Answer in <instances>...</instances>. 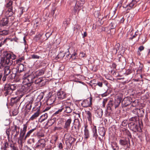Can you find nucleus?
Instances as JSON below:
<instances>
[{
	"instance_id": "28",
	"label": "nucleus",
	"mask_w": 150,
	"mask_h": 150,
	"mask_svg": "<svg viewBox=\"0 0 150 150\" xmlns=\"http://www.w3.org/2000/svg\"><path fill=\"white\" fill-rule=\"evenodd\" d=\"M120 47V45L119 43L115 45V48L114 47L113 48L112 52L116 54L117 53V50H119V47Z\"/></svg>"
},
{
	"instance_id": "19",
	"label": "nucleus",
	"mask_w": 150,
	"mask_h": 150,
	"mask_svg": "<svg viewBox=\"0 0 150 150\" xmlns=\"http://www.w3.org/2000/svg\"><path fill=\"white\" fill-rule=\"evenodd\" d=\"M71 121L72 120L71 118L67 120L65 124L64 128L67 130H68L70 127Z\"/></svg>"
},
{
	"instance_id": "55",
	"label": "nucleus",
	"mask_w": 150,
	"mask_h": 150,
	"mask_svg": "<svg viewBox=\"0 0 150 150\" xmlns=\"http://www.w3.org/2000/svg\"><path fill=\"white\" fill-rule=\"evenodd\" d=\"M23 129H22V131L24 132H26V129H27V126L26 124H24L23 125Z\"/></svg>"
},
{
	"instance_id": "46",
	"label": "nucleus",
	"mask_w": 150,
	"mask_h": 150,
	"mask_svg": "<svg viewBox=\"0 0 150 150\" xmlns=\"http://www.w3.org/2000/svg\"><path fill=\"white\" fill-rule=\"evenodd\" d=\"M41 104V102L40 101L35 103V107H36L37 109H38V108H39L40 107Z\"/></svg>"
},
{
	"instance_id": "8",
	"label": "nucleus",
	"mask_w": 150,
	"mask_h": 150,
	"mask_svg": "<svg viewBox=\"0 0 150 150\" xmlns=\"http://www.w3.org/2000/svg\"><path fill=\"white\" fill-rule=\"evenodd\" d=\"M132 102V98L129 97L125 98L122 102L123 107H125L130 104Z\"/></svg>"
},
{
	"instance_id": "16",
	"label": "nucleus",
	"mask_w": 150,
	"mask_h": 150,
	"mask_svg": "<svg viewBox=\"0 0 150 150\" xmlns=\"http://www.w3.org/2000/svg\"><path fill=\"white\" fill-rule=\"evenodd\" d=\"M9 22L8 19L7 18H3L0 21V26H4L7 25Z\"/></svg>"
},
{
	"instance_id": "48",
	"label": "nucleus",
	"mask_w": 150,
	"mask_h": 150,
	"mask_svg": "<svg viewBox=\"0 0 150 150\" xmlns=\"http://www.w3.org/2000/svg\"><path fill=\"white\" fill-rule=\"evenodd\" d=\"M25 135L23 134H22L20 133V136L19 138V140L21 141H22L25 138Z\"/></svg>"
},
{
	"instance_id": "35",
	"label": "nucleus",
	"mask_w": 150,
	"mask_h": 150,
	"mask_svg": "<svg viewBox=\"0 0 150 150\" xmlns=\"http://www.w3.org/2000/svg\"><path fill=\"white\" fill-rule=\"evenodd\" d=\"M23 96V95L21 94L20 95L19 97H15V98H11V101H13V102L15 103L17 102V101H18L20 98L22 97V96Z\"/></svg>"
},
{
	"instance_id": "24",
	"label": "nucleus",
	"mask_w": 150,
	"mask_h": 150,
	"mask_svg": "<svg viewBox=\"0 0 150 150\" xmlns=\"http://www.w3.org/2000/svg\"><path fill=\"white\" fill-rule=\"evenodd\" d=\"M137 3V1L136 0H132L131 2L128 5H127V7L129 8H128V9L130 10Z\"/></svg>"
},
{
	"instance_id": "21",
	"label": "nucleus",
	"mask_w": 150,
	"mask_h": 150,
	"mask_svg": "<svg viewBox=\"0 0 150 150\" xmlns=\"http://www.w3.org/2000/svg\"><path fill=\"white\" fill-rule=\"evenodd\" d=\"M95 114L96 116L98 117H101L103 114V111L101 108H99L96 110L95 111Z\"/></svg>"
},
{
	"instance_id": "64",
	"label": "nucleus",
	"mask_w": 150,
	"mask_h": 150,
	"mask_svg": "<svg viewBox=\"0 0 150 150\" xmlns=\"http://www.w3.org/2000/svg\"><path fill=\"white\" fill-rule=\"evenodd\" d=\"M63 123V120L62 119H59L58 122V125H62Z\"/></svg>"
},
{
	"instance_id": "44",
	"label": "nucleus",
	"mask_w": 150,
	"mask_h": 150,
	"mask_svg": "<svg viewBox=\"0 0 150 150\" xmlns=\"http://www.w3.org/2000/svg\"><path fill=\"white\" fill-rule=\"evenodd\" d=\"M138 100H136L132 102V106L134 107H136L138 105Z\"/></svg>"
},
{
	"instance_id": "3",
	"label": "nucleus",
	"mask_w": 150,
	"mask_h": 150,
	"mask_svg": "<svg viewBox=\"0 0 150 150\" xmlns=\"http://www.w3.org/2000/svg\"><path fill=\"white\" fill-rule=\"evenodd\" d=\"M16 88V86L15 84H6L4 86L3 91L5 96L8 95H11L13 91Z\"/></svg>"
},
{
	"instance_id": "37",
	"label": "nucleus",
	"mask_w": 150,
	"mask_h": 150,
	"mask_svg": "<svg viewBox=\"0 0 150 150\" xmlns=\"http://www.w3.org/2000/svg\"><path fill=\"white\" fill-rule=\"evenodd\" d=\"M48 117V115L47 113H45L44 115H42L40 117L41 122H43Z\"/></svg>"
},
{
	"instance_id": "58",
	"label": "nucleus",
	"mask_w": 150,
	"mask_h": 150,
	"mask_svg": "<svg viewBox=\"0 0 150 150\" xmlns=\"http://www.w3.org/2000/svg\"><path fill=\"white\" fill-rule=\"evenodd\" d=\"M97 85H98L99 86L102 87L103 86V82L100 81H98L97 83H96Z\"/></svg>"
},
{
	"instance_id": "22",
	"label": "nucleus",
	"mask_w": 150,
	"mask_h": 150,
	"mask_svg": "<svg viewBox=\"0 0 150 150\" xmlns=\"http://www.w3.org/2000/svg\"><path fill=\"white\" fill-rule=\"evenodd\" d=\"M13 13L12 11V7L8 8V11L6 13V15L7 17H9L12 16L13 14Z\"/></svg>"
},
{
	"instance_id": "41",
	"label": "nucleus",
	"mask_w": 150,
	"mask_h": 150,
	"mask_svg": "<svg viewBox=\"0 0 150 150\" xmlns=\"http://www.w3.org/2000/svg\"><path fill=\"white\" fill-rule=\"evenodd\" d=\"M56 119V118L55 117L53 118V119H50V120H48L47 123L48 124H50V125H51L54 124V122H55V120Z\"/></svg>"
},
{
	"instance_id": "43",
	"label": "nucleus",
	"mask_w": 150,
	"mask_h": 150,
	"mask_svg": "<svg viewBox=\"0 0 150 150\" xmlns=\"http://www.w3.org/2000/svg\"><path fill=\"white\" fill-rule=\"evenodd\" d=\"M13 4V1L10 0L7 3L6 5V7L9 8L11 7H12L13 8L12 6Z\"/></svg>"
},
{
	"instance_id": "27",
	"label": "nucleus",
	"mask_w": 150,
	"mask_h": 150,
	"mask_svg": "<svg viewBox=\"0 0 150 150\" xmlns=\"http://www.w3.org/2000/svg\"><path fill=\"white\" fill-rule=\"evenodd\" d=\"M99 134L100 136L103 137L105 134V129L103 127H100L99 129Z\"/></svg>"
},
{
	"instance_id": "63",
	"label": "nucleus",
	"mask_w": 150,
	"mask_h": 150,
	"mask_svg": "<svg viewBox=\"0 0 150 150\" xmlns=\"http://www.w3.org/2000/svg\"><path fill=\"white\" fill-rule=\"evenodd\" d=\"M11 60H13V59H16V56L14 54H11Z\"/></svg>"
},
{
	"instance_id": "11",
	"label": "nucleus",
	"mask_w": 150,
	"mask_h": 150,
	"mask_svg": "<svg viewBox=\"0 0 150 150\" xmlns=\"http://www.w3.org/2000/svg\"><path fill=\"white\" fill-rule=\"evenodd\" d=\"M120 144L122 146H126L128 147L130 145L129 139L128 138H122L119 140Z\"/></svg>"
},
{
	"instance_id": "6",
	"label": "nucleus",
	"mask_w": 150,
	"mask_h": 150,
	"mask_svg": "<svg viewBox=\"0 0 150 150\" xmlns=\"http://www.w3.org/2000/svg\"><path fill=\"white\" fill-rule=\"evenodd\" d=\"M47 81L45 78L42 77L37 79L35 81L34 83L39 87H41L45 85Z\"/></svg>"
},
{
	"instance_id": "54",
	"label": "nucleus",
	"mask_w": 150,
	"mask_h": 150,
	"mask_svg": "<svg viewBox=\"0 0 150 150\" xmlns=\"http://www.w3.org/2000/svg\"><path fill=\"white\" fill-rule=\"evenodd\" d=\"M4 146L3 147V149L4 150H6L8 147V143L7 142H5L4 144Z\"/></svg>"
},
{
	"instance_id": "9",
	"label": "nucleus",
	"mask_w": 150,
	"mask_h": 150,
	"mask_svg": "<svg viewBox=\"0 0 150 150\" xmlns=\"http://www.w3.org/2000/svg\"><path fill=\"white\" fill-rule=\"evenodd\" d=\"M46 141L44 139L39 140L36 144L35 149L41 148L44 147L46 145Z\"/></svg>"
},
{
	"instance_id": "45",
	"label": "nucleus",
	"mask_w": 150,
	"mask_h": 150,
	"mask_svg": "<svg viewBox=\"0 0 150 150\" xmlns=\"http://www.w3.org/2000/svg\"><path fill=\"white\" fill-rule=\"evenodd\" d=\"M8 32L6 30H3L2 31H0V35H6L8 34Z\"/></svg>"
},
{
	"instance_id": "32",
	"label": "nucleus",
	"mask_w": 150,
	"mask_h": 150,
	"mask_svg": "<svg viewBox=\"0 0 150 150\" xmlns=\"http://www.w3.org/2000/svg\"><path fill=\"white\" fill-rule=\"evenodd\" d=\"M16 73H17L16 72L14 73L13 72L12 74H11L8 76V78L10 79H17L18 76H17Z\"/></svg>"
},
{
	"instance_id": "2",
	"label": "nucleus",
	"mask_w": 150,
	"mask_h": 150,
	"mask_svg": "<svg viewBox=\"0 0 150 150\" xmlns=\"http://www.w3.org/2000/svg\"><path fill=\"white\" fill-rule=\"evenodd\" d=\"M121 100L120 98L115 99L114 100H110L107 105V109L105 112V114L106 116H109L111 113L114 108L116 109L120 105Z\"/></svg>"
},
{
	"instance_id": "33",
	"label": "nucleus",
	"mask_w": 150,
	"mask_h": 150,
	"mask_svg": "<svg viewBox=\"0 0 150 150\" xmlns=\"http://www.w3.org/2000/svg\"><path fill=\"white\" fill-rule=\"evenodd\" d=\"M74 3H75V5L74 7V11L76 12L77 11H79L80 10L81 6H79L77 4L76 5L77 3L76 0L74 1Z\"/></svg>"
},
{
	"instance_id": "17",
	"label": "nucleus",
	"mask_w": 150,
	"mask_h": 150,
	"mask_svg": "<svg viewBox=\"0 0 150 150\" xmlns=\"http://www.w3.org/2000/svg\"><path fill=\"white\" fill-rule=\"evenodd\" d=\"M40 114V112L38 109L35 113L33 114L30 118L29 120L30 121H33L36 118L39 116Z\"/></svg>"
},
{
	"instance_id": "26",
	"label": "nucleus",
	"mask_w": 150,
	"mask_h": 150,
	"mask_svg": "<svg viewBox=\"0 0 150 150\" xmlns=\"http://www.w3.org/2000/svg\"><path fill=\"white\" fill-rule=\"evenodd\" d=\"M45 70L44 69H40L36 71L35 73V76H40L43 75L44 73Z\"/></svg>"
},
{
	"instance_id": "52",
	"label": "nucleus",
	"mask_w": 150,
	"mask_h": 150,
	"mask_svg": "<svg viewBox=\"0 0 150 150\" xmlns=\"http://www.w3.org/2000/svg\"><path fill=\"white\" fill-rule=\"evenodd\" d=\"M10 146L13 150H18L17 147L15 146L13 144H11L10 145Z\"/></svg>"
},
{
	"instance_id": "25",
	"label": "nucleus",
	"mask_w": 150,
	"mask_h": 150,
	"mask_svg": "<svg viewBox=\"0 0 150 150\" xmlns=\"http://www.w3.org/2000/svg\"><path fill=\"white\" fill-rule=\"evenodd\" d=\"M4 74L5 75H8L11 72L9 66L5 67L4 68Z\"/></svg>"
},
{
	"instance_id": "51",
	"label": "nucleus",
	"mask_w": 150,
	"mask_h": 150,
	"mask_svg": "<svg viewBox=\"0 0 150 150\" xmlns=\"http://www.w3.org/2000/svg\"><path fill=\"white\" fill-rule=\"evenodd\" d=\"M108 100V99H104L103 101L102 106L103 108H105V104L107 102Z\"/></svg>"
},
{
	"instance_id": "40",
	"label": "nucleus",
	"mask_w": 150,
	"mask_h": 150,
	"mask_svg": "<svg viewBox=\"0 0 150 150\" xmlns=\"http://www.w3.org/2000/svg\"><path fill=\"white\" fill-rule=\"evenodd\" d=\"M116 26V23L115 21L112 22L110 25L111 29H114Z\"/></svg>"
},
{
	"instance_id": "57",
	"label": "nucleus",
	"mask_w": 150,
	"mask_h": 150,
	"mask_svg": "<svg viewBox=\"0 0 150 150\" xmlns=\"http://www.w3.org/2000/svg\"><path fill=\"white\" fill-rule=\"evenodd\" d=\"M53 103V102H52V101H51V100H50L49 99H47V105H49L50 106Z\"/></svg>"
},
{
	"instance_id": "36",
	"label": "nucleus",
	"mask_w": 150,
	"mask_h": 150,
	"mask_svg": "<svg viewBox=\"0 0 150 150\" xmlns=\"http://www.w3.org/2000/svg\"><path fill=\"white\" fill-rule=\"evenodd\" d=\"M86 114L87 115V118L88 120L89 121H91L92 117V114L91 112L89 111H87L86 112Z\"/></svg>"
},
{
	"instance_id": "4",
	"label": "nucleus",
	"mask_w": 150,
	"mask_h": 150,
	"mask_svg": "<svg viewBox=\"0 0 150 150\" xmlns=\"http://www.w3.org/2000/svg\"><path fill=\"white\" fill-rule=\"evenodd\" d=\"M11 57L10 54L8 53L5 54L4 57L2 58L1 60L2 64L11 65L13 63V61L11 59Z\"/></svg>"
},
{
	"instance_id": "49",
	"label": "nucleus",
	"mask_w": 150,
	"mask_h": 150,
	"mask_svg": "<svg viewBox=\"0 0 150 150\" xmlns=\"http://www.w3.org/2000/svg\"><path fill=\"white\" fill-rule=\"evenodd\" d=\"M138 119V117L137 116H135L134 117H131L130 120L131 121H136Z\"/></svg>"
},
{
	"instance_id": "14",
	"label": "nucleus",
	"mask_w": 150,
	"mask_h": 150,
	"mask_svg": "<svg viewBox=\"0 0 150 150\" xmlns=\"http://www.w3.org/2000/svg\"><path fill=\"white\" fill-rule=\"evenodd\" d=\"M25 67L24 65L23 64H19L17 68H14L13 70H16L17 74L18 73H21L24 70Z\"/></svg>"
},
{
	"instance_id": "23",
	"label": "nucleus",
	"mask_w": 150,
	"mask_h": 150,
	"mask_svg": "<svg viewBox=\"0 0 150 150\" xmlns=\"http://www.w3.org/2000/svg\"><path fill=\"white\" fill-rule=\"evenodd\" d=\"M144 109L142 108H138V115L137 116L138 117H143L144 113Z\"/></svg>"
},
{
	"instance_id": "34",
	"label": "nucleus",
	"mask_w": 150,
	"mask_h": 150,
	"mask_svg": "<svg viewBox=\"0 0 150 150\" xmlns=\"http://www.w3.org/2000/svg\"><path fill=\"white\" fill-rule=\"evenodd\" d=\"M25 59L24 57H22L21 58H20L18 59H16L14 61L15 63L18 64V65L19 64H21V63Z\"/></svg>"
},
{
	"instance_id": "15",
	"label": "nucleus",
	"mask_w": 150,
	"mask_h": 150,
	"mask_svg": "<svg viewBox=\"0 0 150 150\" xmlns=\"http://www.w3.org/2000/svg\"><path fill=\"white\" fill-rule=\"evenodd\" d=\"M48 99L52 101V102H53L56 100V96L55 94H53V93L51 92H49L47 96Z\"/></svg>"
},
{
	"instance_id": "31",
	"label": "nucleus",
	"mask_w": 150,
	"mask_h": 150,
	"mask_svg": "<svg viewBox=\"0 0 150 150\" xmlns=\"http://www.w3.org/2000/svg\"><path fill=\"white\" fill-rule=\"evenodd\" d=\"M36 128H34L29 131L26 134L25 137L24 139L25 140L27 137H29L30 134Z\"/></svg>"
},
{
	"instance_id": "5",
	"label": "nucleus",
	"mask_w": 150,
	"mask_h": 150,
	"mask_svg": "<svg viewBox=\"0 0 150 150\" xmlns=\"http://www.w3.org/2000/svg\"><path fill=\"white\" fill-rule=\"evenodd\" d=\"M128 127L130 129L134 132L142 131L141 128L139 125L135 124L133 122H131L128 124Z\"/></svg>"
},
{
	"instance_id": "59",
	"label": "nucleus",
	"mask_w": 150,
	"mask_h": 150,
	"mask_svg": "<svg viewBox=\"0 0 150 150\" xmlns=\"http://www.w3.org/2000/svg\"><path fill=\"white\" fill-rule=\"evenodd\" d=\"M127 124V120H124L122 123V125L123 126H125Z\"/></svg>"
},
{
	"instance_id": "30",
	"label": "nucleus",
	"mask_w": 150,
	"mask_h": 150,
	"mask_svg": "<svg viewBox=\"0 0 150 150\" xmlns=\"http://www.w3.org/2000/svg\"><path fill=\"white\" fill-rule=\"evenodd\" d=\"M64 105L61 106V108H63V110H64L65 107H71V103L70 102L64 101L63 103Z\"/></svg>"
},
{
	"instance_id": "7",
	"label": "nucleus",
	"mask_w": 150,
	"mask_h": 150,
	"mask_svg": "<svg viewBox=\"0 0 150 150\" xmlns=\"http://www.w3.org/2000/svg\"><path fill=\"white\" fill-rule=\"evenodd\" d=\"M20 127L16 125H14L12 126L11 131L12 132V134L14 135L15 137H17L19 133Z\"/></svg>"
},
{
	"instance_id": "10",
	"label": "nucleus",
	"mask_w": 150,
	"mask_h": 150,
	"mask_svg": "<svg viewBox=\"0 0 150 150\" xmlns=\"http://www.w3.org/2000/svg\"><path fill=\"white\" fill-rule=\"evenodd\" d=\"M92 98L90 97L89 99L84 100L81 103V105L83 107H90L92 104Z\"/></svg>"
},
{
	"instance_id": "60",
	"label": "nucleus",
	"mask_w": 150,
	"mask_h": 150,
	"mask_svg": "<svg viewBox=\"0 0 150 150\" xmlns=\"http://www.w3.org/2000/svg\"><path fill=\"white\" fill-rule=\"evenodd\" d=\"M63 24L64 25V26H65V28H66L67 25L69 24V23L68 22V21L67 20H65L63 21Z\"/></svg>"
},
{
	"instance_id": "1",
	"label": "nucleus",
	"mask_w": 150,
	"mask_h": 150,
	"mask_svg": "<svg viewBox=\"0 0 150 150\" xmlns=\"http://www.w3.org/2000/svg\"><path fill=\"white\" fill-rule=\"evenodd\" d=\"M35 78V76L34 74L23 76V83L25 86L22 87V88L23 89L25 88L24 90L25 92L29 91L32 89V84Z\"/></svg>"
},
{
	"instance_id": "13",
	"label": "nucleus",
	"mask_w": 150,
	"mask_h": 150,
	"mask_svg": "<svg viewBox=\"0 0 150 150\" xmlns=\"http://www.w3.org/2000/svg\"><path fill=\"white\" fill-rule=\"evenodd\" d=\"M57 95L58 98L60 100L65 98L67 97V96L65 92L61 90L57 92Z\"/></svg>"
},
{
	"instance_id": "38",
	"label": "nucleus",
	"mask_w": 150,
	"mask_h": 150,
	"mask_svg": "<svg viewBox=\"0 0 150 150\" xmlns=\"http://www.w3.org/2000/svg\"><path fill=\"white\" fill-rule=\"evenodd\" d=\"M65 110H64V112L68 113H71L72 111V109L70 107H65Z\"/></svg>"
},
{
	"instance_id": "56",
	"label": "nucleus",
	"mask_w": 150,
	"mask_h": 150,
	"mask_svg": "<svg viewBox=\"0 0 150 150\" xmlns=\"http://www.w3.org/2000/svg\"><path fill=\"white\" fill-rule=\"evenodd\" d=\"M138 108H135L134 109L132 110V112L133 113L137 115H138Z\"/></svg>"
},
{
	"instance_id": "18",
	"label": "nucleus",
	"mask_w": 150,
	"mask_h": 150,
	"mask_svg": "<svg viewBox=\"0 0 150 150\" xmlns=\"http://www.w3.org/2000/svg\"><path fill=\"white\" fill-rule=\"evenodd\" d=\"M92 131L93 133V136L96 139L97 138L98 135L97 133V129L95 125H93L92 127Z\"/></svg>"
},
{
	"instance_id": "47",
	"label": "nucleus",
	"mask_w": 150,
	"mask_h": 150,
	"mask_svg": "<svg viewBox=\"0 0 150 150\" xmlns=\"http://www.w3.org/2000/svg\"><path fill=\"white\" fill-rule=\"evenodd\" d=\"M116 143H114L112 145V148L114 150H116L118 149V147L116 146Z\"/></svg>"
},
{
	"instance_id": "62",
	"label": "nucleus",
	"mask_w": 150,
	"mask_h": 150,
	"mask_svg": "<svg viewBox=\"0 0 150 150\" xmlns=\"http://www.w3.org/2000/svg\"><path fill=\"white\" fill-rule=\"evenodd\" d=\"M144 49V47L143 46H140L138 48V50L141 52Z\"/></svg>"
},
{
	"instance_id": "20",
	"label": "nucleus",
	"mask_w": 150,
	"mask_h": 150,
	"mask_svg": "<svg viewBox=\"0 0 150 150\" xmlns=\"http://www.w3.org/2000/svg\"><path fill=\"white\" fill-rule=\"evenodd\" d=\"M87 126L84 125L85 129L84 130V138L86 139L89 138L90 134L87 128Z\"/></svg>"
},
{
	"instance_id": "53",
	"label": "nucleus",
	"mask_w": 150,
	"mask_h": 150,
	"mask_svg": "<svg viewBox=\"0 0 150 150\" xmlns=\"http://www.w3.org/2000/svg\"><path fill=\"white\" fill-rule=\"evenodd\" d=\"M31 58L33 59H39L40 58V57L35 54H33L31 55Z\"/></svg>"
},
{
	"instance_id": "50",
	"label": "nucleus",
	"mask_w": 150,
	"mask_h": 150,
	"mask_svg": "<svg viewBox=\"0 0 150 150\" xmlns=\"http://www.w3.org/2000/svg\"><path fill=\"white\" fill-rule=\"evenodd\" d=\"M52 32L51 33H50L49 32H47L45 34V35L46 37V40H47L48 39L50 36L52 35Z\"/></svg>"
},
{
	"instance_id": "29",
	"label": "nucleus",
	"mask_w": 150,
	"mask_h": 150,
	"mask_svg": "<svg viewBox=\"0 0 150 150\" xmlns=\"http://www.w3.org/2000/svg\"><path fill=\"white\" fill-rule=\"evenodd\" d=\"M63 110V108L61 107L60 108L58 109L57 111L55 112L53 114V116H58L61 114V113L62 112Z\"/></svg>"
},
{
	"instance_id": "39",
	"label": "nucleus",
	"mask_w": 150,
	"mask_h": 150,
	"mask_svg": "<svg viewBox=\"0 0 150 150\" xmlns=\"http://www.w3.org/2000/svg\"><path fill=\"white\" fill-rule=\"evenodd\" d=\"M65 55V53L60 52L57 55L56 58L58 59H62Z\"/></svg>"
},
{
	"instance_id": "42",
	"label": "nucleus",
	"mask_w": 150,
	"mask_h": 150,
	"mask_svg": "<svg viewBox=\"0 0 150 150\" xmlns=\"http://www.w3.org/2000/svg\"><path fill=\"white\" fill-rule=\"evenodd\" d=\"M139 65L138 69L137 70V72H141L142 68L143 67V65L142 64L140 63V62H139Z\"/></svg>"
},
{
	"instance_id": "61",
	"label": "nucleus",
	"mask_w": 150,
	"mask_h": 150,
	"mask_svg": "<svg viewBox=\"0 0 150 150\" xmlns=\"http://www.w3.org/2000/svg\"><path fill=\"white\" fill-rule=\"evenodd\" d=\"M138 33V32H136L134 35L132 37H130L129 38V39L132 40V39L135 38L137 36V35Z\"/></svg>"
},
{
	"instance_id": "12",
	"label": "nucleus",
	"mask_w": 150,
	"mask_h": 150,
	"mask_svg": "<svg viewBox=\"0 0 150 150\" xmlns=\"http://www.w3.org/2000/svg\"><path fill=\"white\" fill-rule=\"evenodd\" d=\"M30 100L26 104L25 110V113H28L31 109L32 103L33 102L34 99L32 97H30Z\"/></svg>"
}]
</instances>
